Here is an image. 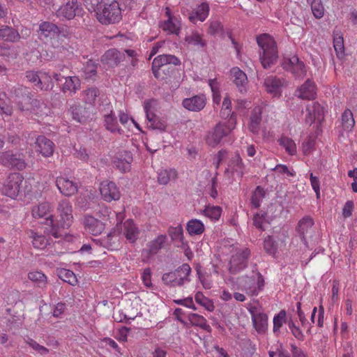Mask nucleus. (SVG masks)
I'll list each match as a JSON object with an SVG mask.
<instances>
[{"label":"nucleus","instance_id":"nucleus-47","mask_svg":"<svg viewBox=\"0 0 357 357\" xmlns=\"http://www.w3.org/2000/svg\"><path fill=\"white\" fill-rule=\"evenodd\" d=\"M105 126L107 130L112 132H119L121 129L119 126L116 117L112 110L108 114H105Z\"/></svg>","mask_w":357,"mask_h":357},{"label":"nucleus","instance_id":"nucleus-33","mask_svg":"<svg viewBox=\"0 0 357 357\" xmlns=\"http://www.w3.org/2000/svg\"><path fill=\"white\" fill-rule=\"evenodd\" d=\"M50 109L46 104L39 100H35L29 114L31 118L40 121L48 115Z\"/></svg>","mask_w":357,"mask_h":357},{"label":"nucleus","instance_id":"nucleus-18","mask_svg":"<svg viewBox=\"0 0 357 357\" xmlns=\"http://www.w3.org/2000/svg\"><path fill=\"white\" fill-rule=\"evenodd\" d=\"M100 191L106 202L119 200L121 193L116 185L112 181H105L100 183Z\"/></svg>","mask_w":357,"mask_h":357},{"label":"nucleus","instance_id":"nucleus-25","mask_svg":"<svg viewBox=\"0 0 357 357\" xmlns=\"http://www.w3.org/2000/svg\"><path fill=\"white\" fill-rule=\"evenodd\" d=\"M121 233L128 241L135 243L138 238L139 229L132 220H126L121 226Z\"/></svg>","mask_w":357,"mask_h":357},{"label":"nucleus","instance_id":"nucleus-34","mask_svg":"<svg viewBox=\"0 0 357 357\" xmlns=\"http://www.w3.org/2000/svg\"><path fill=\"white\" fill-rule=\"evenodd\" d=\"M209 10L208 3L203 2L192 11L189 20L193 23H196L197 21L204 22L208 17Z\"/></svg>","mask_w":357,"mask_h":357},{"label":"nucleus","instance_id":"nucleus-54","mask_svg":"<svg viewBox=\"0 0 357 357\" xmlns=\"http://www.w3.org/2000/svg\"><path fill=\"white\" fill-rule=\"evenodd\" d=\"M195 300L197 303L204 307L206 310L212 312L214 310V305L213 301L206 297L203 293L198 291L195 296Z\"/></svg>","mask_w":357,"mask_h":357},{"label":"nucleus","instance_id":"nucleus-39","mask_svg":"<svg viewBox=\"0 0 357 357\" xmlns=\"http://www.w3.org/2000/svg\"><path fill=\"white\" fill-rule=\"evenodd\" d=\"M186 230L190 236H198L204 232L205 226L200 220L191 219L187 222Z\"/></svg>","mask_w":357,"mask_h":357},{"label":"nucleus","instance_id":"nucleus-26","mask_svg":"<svg viewBox=\"0 0 357 357\" xmlns=\"http://www.w3.org/2000/svg\"><path fill=\"white\" fill-rule=\"evenodd\" d=\"M296 96L303 100H311L315 98L317 89L314 82L307 79L296 91Z\"/></svg>","mask_w":357,"mask_h":357},{"label":"nucleus","instance_id":"nucleus-10","mask_svg":"<svg viewBox=\"0 0 357 357\" xmlns=\"http://www.w3.org/2000/svg\"><path fill=\"white\" fill-rule=\"evenodd\" d=\"M190 272V266L188 264H183L175 272L164 274L162 280L165 282H172L174 286H181L185 281L188 280Z\"/></svg>","mask_w":357,"mask_h":357},{"label":"nucleus","instance_id":"nucleus-52","mask_svg":"<svg viewBox=\"0 0 357 357\" xmlns=\"http://www.w3.org/2000/svg\"><path fill=\"white\" fill-rule=\"evenodd\" d=\"M36 99L31 98L29 94L23 95L15 101L17 108L22 112H29L31 107L33 106V102Z\"/></svg>","mask_w":357,"mask_h":357},{"label":"nucleus","instance_id":"nucleus-35","mask_svg":"<svg viewBox=\"0 0 357 357\" xmlns=\"http://www.w3.org/2000/svg\"><path fill=\"white\" fill-rule=\"evenodd\" d=\"M231 75L233 79V82L238 87L239 91L241 93L245 92L246 91V85L248 84L246 74L238 68L235 67L231 70Z\"/></svg>","mask_w":357,"mask_h":357},{"label":"nucleus","instance_id":"nucleus-60","mask_svg":"<svg viewBox=\"0 0 357 357\" xmlns=\"http://www.w3.org/2000/svg\"><path fill=\"white\" fill-rule=\"evenodd\" d=\"M311 9L314 16L317 19L321 18L324 15V7L322 4L321 0H312Z\"/></svg>","mask_w":357,"mask_h":357},{"label":"nucleus","instance_id":"nucleus-3","mask_svg":"<svg viewBox=\"0 0 357 357\" xmlns=\"http://www.w3.org/2000/svg\"><path fill=\"white\" fill-rule=\"evenodd\" d=\"M221 249L222 253L228 251L231 255L228 267L230 273H238L248 266L250 256V250L248 248H240L238 244H231L229 241H225Z\"/></svg>","mask_w":357,"mask_h":357},{"label":"nucleus","instance_id":"nucleus-53","mask_svg":"<svg viewBox=\"0 0 357 357\" xmlns=\"http://www.w3.org/2000/svg\"><path fill=\"white\" fill-rule=\"evenodd\" d=\"M57 274L61 280L70 285L74 286L77 282L75 273L70 270L61 268L57 271Z\"/></svg>","mask_w":357,"mask_h":357},{"label":"nucleus","instance_id":"nucleus-12","mask_svg":"<svg viewBox=\"0 0 357 357\" xmlns=\"http://www.w3.org/2000/svg\"><path fill=\"white\" fill-rule=\"evenodd\" d=\"M166 15L168 18L161 24V29L167 34L178 36L181 29V17L171 15L169 8H166Z\"/></svg>","mask_w":357,"mask_h":357},{"label":"nucleus","instance_id":"nucleus-1","mask_svg":"<svg viewBox=\"0 0 357 357\" xmlns=\"http://www.w3.org/2000/svg\"><path fill=\"white\" fill-rule=\"evenodd\" d=\"M57 215H50L46 218L47 231L55 238L61 237V230L68 229L73 222V205L66 199L60 200L56 206Z\"/></svg>","mask_w":357,"mask_h":357},{"label":"nucleus","instance_id":"nucleus-6","mask_svg":"<svg viewBox=\"0 0 357 357\" xmlns=\"http://www.w3.org/2000/svg\"><path fill=\"white\" fill-rule=\"evenodd\" d=\"M236 126V119L234 117L229 119L226 122L218 123L213 130L208 132L206 137V142L212 147L220 144L224 137L227 136Z\"/></svg>","mask_w":357,"mask_h":357},{"label":"nucleus","instance_id":"nucleus-28","mask_svg":"<svg viewBox=\"0 0 357 357\" xmlns=\"http://www.w3.org/2000/svg\"><path fill=\"white\" fill-rule=\"evenodd\" d=\"M53 206L49 202H43L37 205H35L31 208V215L35 219L44 218L46 220L50 215H53ZM46 225V221H45Z\"/></svg>","mask_w":357,"mask_h":357},{"label":"nucleus","instance_id":"nucleus-57","mask_svg":"<svg viewBox=\"0 0 357 357\" xmlns=\"http://www.w3.org/2000/svg\"><path fill=\"white\" fill-rule=\"evenodd\" d=\"M220 115L221 117L224 119H227L229 116V119L234 117L236 119V116L234 115V113L231 112V101L228 96H226L224 98L220 110Z\"/></svg>","mask_w":357,"mask_h":357},{"label":"nucleus","instance_id":"nucleus-29","mask_svg":"<svg viewBox=\"0 0 357 357\" xmlns=\"http://www.w3.org/2000/svg\"><path fill=\"white\" fill-rule=\"evenodd\" d=\"M262 108L259 106L255 107L251 112L248 124L250 132L255 135L259 132L261 122Z\"/></svg>","mask_w":357,"mask_h":357},{"label":"nucleus","instance_id":"nucleus-64","mask_svg":"<svg viewBox=\"0 0 357 357\" xmlns=\"http://www.w3.org/2000/svg\"><path fill=\"white\" fill-rule=\"evenodd\" d=\"M289 328L292 333V335L298 340H304V335L300 328L295 325V324L290 321L288 323Z\"/></svg>","mask_w":357,"mask_h":357},{"label":"nucleus","instance_id":"nucleus-59","mask_svg":"<svg viewBox=\"0 0 357 357\" xmlns=\"http://www.w3.org/2000/svg\"><path fill=\"white\" fill-rule=\"evenodd\" d=\"M264 190L261 187L257 186L251 197L252 205L255 208H259L261 205L263 198L264 197Z\"/></svg>","mask_w":357,"mask_h":357},{"label":"nucleus","instance_id":"nucleus-15","mask_svg":"<svg viewBox=\"0 0 357 357\" xmlns=\"http://www.w3.org/2000/svg\"><path fill=\"white\" fill-rule=\"evenodd\" d=\"M112 161L114 166L120 172H127L130 170L132 155L130 151H121L115 154Z\"/></svg>","mask_w":357,"mask_h":357},{"label":"nucleus","instance_id":"nucleus-48","mask_svg":"<svg viewBox=\"0 0 357 357\" xmlns=\"http://www.w3.org/2000/svg\"><path fill=\"white\" fill-rule=\"evenodd\" d=\"M82 96L86 105L93 106L97 97L99 96V90L95 87L89 88L82 93Z\"/></svg>","mask_w":357,"mask_h":357},{"label":"nucleus","instance_id":"nucleus-16","mask_svg":"<svg viewBox=\"0 0 357 357\" xmlns=\"http://www.w3.org/2000/svg\"><path fill=\"white\" fill-rule=\"evenodd\" d=\"M0 162L7 167H13L18 170L26 167V163L20 153H13L10 151L2 153L0 155Z\"/></svg>","mask_w":357,"mask_h":357},{"label":"nucleus","instance_id":"nucleus-51","mask_svg":"<svg viewBox=\"0 0 357 357\" xmlns=\"http://www.w3.org/2000/svg\"><path fill=\"white\" fill-rule=\"evenodd\" d=\"M83 76L86 79H93L97 74V64L92 60H89L82 68Z\"/></svg>","mask_w":357,"mask_h":357},{"label":"nucleus","instance_id":"nucleus-36","mask_svg":"<svg viewBox=\"0 0 357 357\" xmlns=\"http://www.w3.org/2000/svg\"><path fill=\"white\" fill-rule=\"evenodd\" d=\"M27 234L29 238L31 239V244L35 249L43 250L50 244L46 236L37 231L31 229Z\"/></svg>","mask_w":357,"mask_h":357},{"label":"nucleus","instance_id":"nucleus-56","mask_svg":"<svg viewBox=\"0 0 357 357\" xmlns=\"http://www.w3.org/2000/svg\"><path fill=\"white\" fill-rule=\"evenodd\" d=\"M38 87L41 90L48 91L52 89L53 84L52 77L48 73L40 71V78L38 79Z\"/></svg>","mask_w":357,"mask_h":357},{"label":"nucleus","instance_id":"nucleus-42","mask_svg":"<svg viewBox=\"0 0 357 357\" xmlns=\"http://www.w3.org/2000/svg\"><path fill=\"white\" fill-rule=\"evenodd\" d=\"M188 320L192 326H198L208 333L211 331V327L207 324L206 319L202 315L190 313L188 315Z\"/></svg>","mask_w":357,"mask_h":357},{"label":"nucleus","instance_id":"nucleus-62","mask_svg":"<svg viewBox=\"0 0 357 357\" xmlns=\"http://www.w3.org/2000/svg\"><path fill=\"white\" fill-rule=\"evenodd\" d=\"M333 47L338 57L344 54V40L342 36L336 37L333 40Z\"/></svg>","mask_w":357,"mask_h":357},{"label":"nucleus","instance_id":"nucleus-61","mask_svg":"<svg viewBox=\"0 0 357 357\" xmlns=\"http://www.w3.org/2000/svg\"><path fill=\"white\" fill-rule=\"evenodd\" d=\"M264 248L269 255H274L277 251V245L273 237L268 236L264 241Z\"/></svg>","mask_w":357,"mask_h":357},{"label":"nucleus","instance_id":"nucleus-5","mask_svg":"<svg viewBox=\"0 0 357 357\" xmlns=\"http://www.w3.org/2000/svg\"><path fill=\"white\" fill-rule=\"evenodd\" d=\"M122 9L116 0H105L96 14L97 20L103 25L119 23L122 19Z\"/></svg>","mask_w":357,"mask_h":357},{"label":"nucleus","instance_id":"nucleus-20","mask_svg":"<svg viewBox=\"0 0 357 357\" xmlns=\"http://www.w3.org/2000/svg\"><path fill=\"white\" fill-rule=\"evenodd\" d=\"M56 185L59 192L66 197H71L78 190L77 183L64 176L56 177Z\"/></svg>","mask_w":357,"mask_h":357},{"label":"nucleus","instance_id":"nucleus-7","mask_svg":"<svg viewBox=\"0 0 357 357\" xmlns=\"http://www.w3.org/2000/svg\"><path fill=\"white\" fill-rule=\"evenodd\" d=\"M167 64L177 66L180 64V60L172 54H161L156 56L152 63V71L154 77L158 79H164V72Z\"/></svg>","mask_w":357,"mask_h":357},{"label":"nucleus","instance_id":"nucleus-4","mask_svg":"<svg viewBox=\"0 0 357 357\" xmlns=\"http://www.w3.org/2000/svg\"><path fill=\"white\" fill-rule=\"evenodd\" d=\"M257 43L260 47V61L264 68H270L278 58V47L273 36L262 33L257 36Z\"/></svg>","mask_w":357,"mask_h":357},{"label":"nucleus","instance_id":"nucleus-49","mask_svg":"<svg viewBox=\"0 0 357 357\" xmlns=\"http://www.w3.org/2000/svg\"><path fill=\"white\" fill-rule=\"evenodd\" d=\"M177 176V172L174 169H162L158 173V181L161 185H166L172 179H176Z\"/></svg>","mask_w":357,"mask_h":357},{"label":"nucleus","instance_id":"nucleus-14","mask_svg":"<svg viewBox=\"0 0 357 357\" xmlns=\"http://www.w3.org/2000/svg\"><path fill=\"white\" fill-rule=\"evenodd\" d=\"M152 101L146 100L144 105V112L146 113V117L148 120V126L153 129H158L162 131L165 130L167 127L166 121L157 116L154 113L151 112Z\"/></svg>","mask_w":357,"mask_h":357},{"label":"nucleus","instance_id":"nucleus-23","mask_svg":"<svg viewBox=\"0 0 357 357\" xmlns=\"http://www.w3.org/2000/svg\"><path fill=\"white\" fill-rule=\"evenodd\" d=\"M59 36V27L50 22H43L39 26V37L41 40L48 41Z\"/></svg>","mask_w":357,"mask_h":357},{"label":"nucleus","instance_id":"nucleus-22","mask_svg":"<svg viewBox=\"0 0 357 357\" xmlns=\"http://www.w3.org/2000/svg\"><path fill=\"white\" fill-rule=\"evenodd\" d=\"M36 151L45 158L52 156L54 151V144L44 135H40L36 140Z\"/></svg>","mask_w":357,"mask_h":357},{"label":"nucleus","instance_id":"nucleus-31","mask_svg":"<svg viewBox=\"0 0 357 357\" xmlns=\"http://www.w3.org/2000/svg\"><path fill=\"white\" fill-rule=\"evenodd\" d=\"M283 85L282 79L275 76L267 77L264 82L266 91L273 96H280L281 89Z\"/></svg>","mask_w":357,"mask_h":357},{"label":"nucleus","instance_id":"nucleus-41","mask_svg":"<svg viewBox=\"0 0 357 357\" xmlns=\"http://www.w3.org/2000/svg\"><path fill=\"white\" fill-rule=\"evenodd\" d=\"M314 225V221L312 218L305 216L303 218L298 224L296 229L297 232L301 236L302 241L305 242V235L309 232Z\"/></svg>","mask_w":357,"mask_h":357},{"label":"nucleus","instance_id":"nucleus-2","mask_svg":"<svg viewBox=\"0 0 357 357\" xmlns=\"http://www.w3.org/2000/svg\"><path fill=\"white\" fill-rule=\"evenodd\" d=\"M116 213L105 206H100L96 213V216L86 215L84 217V228L88 233L97 236L100 234L107 226L108 223L114 224Z\"/></svg>","mask_w":357,"mask_h":357},{"label":"nucleus","instance_id":"nucleus-63","mask_svg":"<svg viewBox=\"0 0 357 357\" xmlns=\"http://www.w3.org/2000/svg\"><path fill=\"white\" fill-rule=\"evenodd\" d=\"M26 343L29 344L33 349L38 351L42 355H45L49 352V349L46 347L39 344L33 339L29 338L26 340Z\"/></svg>","mask_w":357,"mask_h":357},{"label":"nucleus","instance_id":"nucleus-8","mask_svg":"<svg viewBox=\"0 0 357 357\" xmlns=\"http://www.w3.org/2000/svg\"><path fill=\"white\" fill-rule=\"evenodd\" d=\"M24 177L19 173L9 174L2 187V194L12 199H15L20 193Z\"/></svg>","mask_w":357,"mask_h":357},{"label":"nucleus","instance_id":"nucleus-24","mask_svg":"<svg viewBox=\"0 0 357 357\" xmlns=\"http://www.w3.org/2000/svg\"><path fill=\"white\" fill-rule=\"evenodd\" d=\"M79 8L77 0H68L56 10V14L60 18L71 20L75 16Z\"/></svg>","mask_w":357,"mask_h":357},{"label":"nucleus","instance_id":"nucleus-11","mask_svg":"<svg viewBox=\"0 0 357 357\" xmlns=\"http://www.w3.org/2000/svg\"><path fill=\"white\" fill-rule=\"evenodd\" d=\"M324 119V108L319 103L314 102L306 106L305 123L311 126L315 121L321 123Z\"/></svg>","mask_w":357,"mask_h":357},{"label":"nucleus","instance_id":"nucleus-44","mask_svg":"<svg viewBox=\"0 0 357 357\" xmlns=\"http://www.w3.org/2000/svg\"><path fill=\"white\" fill-rule=\"evenodd\" d=\"M70 112L74 120L79 123L85 121L88 111L79 104H74L70 107Z\"/></svg>","mask_w":357,"mask_h":357},{"label":"nucleus","instance_id":"nucleus-19","mask_svg":"<svg viewBox=\"0 0 357 357\" xmlns=\"http://www.w3.org/2000/svg\"><path fill=\"white\" fill-rule=\"evenodd\" d=\"M243 282L244 284L241 289L245 291L249 296L257 295L264 285V278L260 273L257 274V282H255L254 279L248 277L245 278Z\"/></svg>","mask_w":357,"mask_h":357},{"label":"nucleus","instance_id":"nucleus-43","mask_svg":"<svg viewBox=\"0 0 357 357\" xmlns=\"http://www.w3.org/2000/svg\"><path fill=\"white\" fill-rule=\"evenodd\" d=\"M185 42L188 46L203 47L206 43L203 39V36L197 31H193L185 37Z\"/></svg>","mask_w":357,"mask_h":357},{"label":"nucleus","instance_id":"nucleus-13","mask_svg":"<svg viewBox=\"0 0 357 357\" xmlns=\"http://www.w3.org/2000/svg\"><path fill=\"white\" fill-rule=\"evenodd\" d=\"M282 66L287 71L291 73L295 77H303L306 74L304 63L300 61L296 56L284 59Z\"/></svg>","mask_w":357,"mask_h":357},{"label":"nucleus","instance_id":"nucleus-37","mask_svg":"<svg viewBox=\"0 0 357 357\" xmlns=\"http://www.w3.org/2000/svg\"><path fill=\"white\" fill-rule=\"evenodd\" d=\"M20 38V33L13 28L8 26H1L0 27V40L14 43Z\"/></svg>","mask_w":357,"mask_h":357},{"label":"nucleus","instance_id":"nucleus-21","mask_svg":"<svg viewBox=\"0 0 357 357\" xmlns=\"http://www.w3.org/2000/svg\"><path fill=\"white\" fill-rule=\"evenodd\" d=\"M124 59L125 55L123 52L113 48L105 52L101 57V62L108 68H114L117 66Z\"/></svg>","mask_w":357,"mask_h":357},{"label":"nucleus","instance_id":"nucleus-55","mask_svg":"<svg viewBox=\"0 0 357 357\" xmlns=\"http://www.w3.org/2000/svg\"><path fill=\"white\" fill-rule=\"evenodd\" d=\"M222 213V208L218 206L208 205L204 210V214L211 220H218Z\"/></svg>","mask_w":357,"mask_h":357},{"label":"nucleus","instance_id":"nucleus-38","mask_svg":"<svg viewBox=\"0 0 357 357\" xmlns=\"http://www.w3.org/2000/svg\"><path fill=\"white\" fill-rule=\"evenodd\" d=\"M28 279L39 288H45L48 283L47 275L40 271H32L28 273Z\"/></svg>","mask_w":357,"mask_h":357},{"label":"nucleus","instance_id":"nucleus-32","mask_svg":"<svg viewBox=\"0 0 357 357\" xmlns=\"http://www.w3.org/2000/svg\"><path fill=\"white\" fill-rule=\"evenodd\" d=\"M167 237L165 234L158 235L153 240L149 241L146 244V247L143 250V253H146L147 257L157 254L166 243Z\"/></svg>","mask_w":357,"mask_h":357},{"label":"nucleus","instance_id":"nucleus-46","mask_svg":"<svg viewBox=\"0 0 357 357\" xmlns=\"http://www.w3.org/2000/svg\"><path fill=\"white\" fill-rule=\"evenodd\" d=\"M13 112V107L10 100L5 93L0 94V114L6 116H10Z\"/></svg>","mask_w":357,"mask_h":357},{"label":"nucleus","instance_id":"nucleus-40","mask_svg":"<svg viewBox=\"0 0 357 357\" xmlns=\"http://www.w3.org/2000/svg\"><path fill=\"white\" fill-rule=\"evenodd\" d=\"M168 234L173 241L180 242L183 248L185 249V247H188L187 242L185 241L183 229L181 225L178 224L176 227H169Z\"/></svg>","mask_w":357,"mask_h":357},{"label":"nucleus","instance_id":"nucleus-50","mask_svg":"<svg viewBox=\"0 0 357 357\" xmlns=\"http://www.w3.org/2000/svg\"><path fill=\"white\" fill-rule=\"evenodd\" d=\"M342 124L345 131H351L355 126V120L353 113L349 109H347L342 114Z\"/></svg>","mask_w":357,"mask_h":357},{"label":"nucleus","instance_id":"nucleus-27","mask_svg":"<svg viewBox=\"0 0 357 357\" xmlns=\"http://www.w3.org/2000/svg\"><path fill=\"white\" fill-rule=\"evenodd\" d=\"M206 99L204 95H197L189 98H185L183 106L189 111H201L206 105Z\"/></svg>","mask_w":357,"mask_h":357},{"label":"nucleus","instance_id":"nucleus-9","mask_svg":"<svg viewBox=\"0 0 357 357\" xmlns=\"http://www.w3.org/2000/svg\"><path fill=\"white\" fill-rule=\"evenodd\" d=\"M253 326L259 334H264L268 329V316L260 306L250 305L248 308Z\"/></svg>","mask_w":357,"mask_h":357},{"label":"nucleus","instance_id":"nucleus-58","mask_svg":"<svg viewBox=\"0 0 357 357\" xmlns=\"http://www.w3.org/2000/svg\"><path fill=\"white\" fill-rule=\"evenodd\" d=\"M287 314L285 310H281L273 317V331L274 333L280 332L283 324L286 322Z\"/></svg>","mask_w":357,"mask_h":357},{"label":"nucleus","instance_id":"nucleus-45","mask_svg":"<svg viewBox=\"0 0 357 357\" xmlns=\"http://www.w3.org/2000/svg\"><path fill=\"white\" fill-rule=\"evenodd\" d=\"M279 144L284 148L286 152L290 155H294L297 152L296 144L295 142L290 137L282 135L278 139Z\"/></svg>","mask_w":357,"mask_h":357},{"label":"nucleus","instance_id":"nucleus-30","mask_svg":"<svg viewBox=\"0 0 357 357\" xmlns=\"http://www.w3.org/2000/svg\"><path fill=\"white\" fill-rule=\"evenodd\" d=\"M93 243L96 244L100 243V245L110 250H118L121 245L120 237L115 231L109 233L107 236L104 237L101 240H94Z\"/></svg>","mask_w":357,"mask_h":357},{"label":"nucleus","instance_id":"nucleus-17","mask_svg":"<svg viewBox=\"0 0 357 357\" xmlns=\"http://www.w3.org/2000/svg\"><path fill=\"white\" fill-rule=\"evenodd\" d=\"M53 77L57 82L62 81V79H65V82L61 87V90L63 93L68 92L70 95H73L80 89V80L77 76L64 77L60 73H54Z\"/></svg>","mask_w":357,"mask_h":357}]
</instances>
